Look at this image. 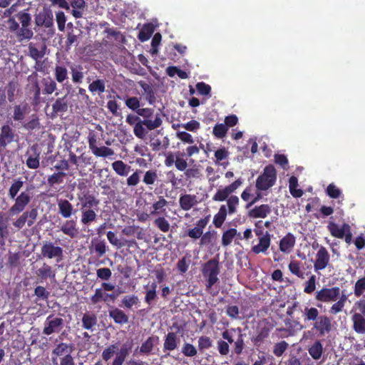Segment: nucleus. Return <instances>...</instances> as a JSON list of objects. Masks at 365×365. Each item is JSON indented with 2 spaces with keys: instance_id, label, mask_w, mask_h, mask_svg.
Returning <instances> with one entry per match:
<instances>
[{
  "instance_id": "nucleus-1",
  "label": "nucleus",
  "mask_w": 365,
  "mask_h": 365,
  "mask_svg": "<svg viewBox=\"0 0 365 365\" xmlns=\"http://www.w3.org/2000/svg\"><path fill=\"white\" fill-rule=\"evenodd\" d=\"M16 16L21 24L19 27V24L15 20L14 17H10L7 20L8 29L9 31L16 34V36L19 41L24 40H30L34 36V32L31 29V16L24 9L19 11Z\"/></svg>"
},
{
  "instance_id": "nucleus-2",
  "label": "nucleus",
  "mask_w": 365,
  "mask_h": 365,
  "mask_svg": "<svg viewBox=\"0 0 365 365\" xmlns=\"http://www.w3.org/2000/svg\"><path fill=\"white\" fill-rule=\"evenodd\" d=\"M220 272L219 259L217 258H212L204 264L202 273L206 279L207 290L210 289L219 281L218 274Z\"/></svg>"
},
{
  "instance_id": "nucleus-3",
  "label": "nucleus",
  "mask_w": 365,
  "mask_h": 365,
  "mask_svg": "<svg viewBox=\"0 0 365 365\" xmlns=\"http://www.w3.org/2000/svg\"><path fill=\"white\" fill-rule=\"evenodd\" d=\"M277 179V172L272 165H267L262 174L256 180V187L257 190L264 191L272 187Z\"/></svg>"
},
{
  "instance_id": "nucleus-4",
  "label": "nucleus",
  "mask_w": 365,
  "mask_h": 365,
  "mask_svg": "<svg viewBox=\"0 0 365 365\" xmlns=\"http://www.w3.org/2000/svg\"><path fill=\"white\" fill-rule=\"evenodd\" d=\"M162 123L161 115L157 113H155L153 120H140L136 123V125L133 126V133L138 138L143 139L147 134L144 126H145L148 130H153L161 126Z\"/></svg>"
},
{
  "instance_id": "nucleus-5",
  "label": "nucleus",
  "mask_w": 365,
  "mask_h": 365,
  "mask_svg": "<svg viewBox=\"0 0 365 365\" xmlns=\"http://www.w3.org/2000/svg\"><path fill=\"white\" fill-rule=\"evenodd\" d=\"M41 256L48 259H54L58 263L63 258V250L53 242L45 241L41 248Z\"/></svg>"
},
{
  "instance_id": "nucleus-6",
  "label": "nucleus",
  "mask_w": 365,
  "mask_h": 365,
  "mask_svg": "<svg viewBox=\"0 0 365 365\" xmlns=\"http://www.w3.org/2000/svg\"><path fill=\"white\" fill-rule=\"evenodd\" d=\"M239 334L236 340L235 341L231 332L229 330H225L222 333V337L223 339L227 341L230 344H233L232 354L240 356L243 353V350L245 348V334L242 333V329L237 328Z\"/></svg>"
},
{
  "instance_id": "nucleus-7",
  "label": "nucleus",
  "mask_w": 365,
  "mask_h": 365,
  "mask_svg": "<svg viewBox=\"0 0 365 365\" xmlns=\"http://www.w3.org/2000/svg\"><path fill=\"white\" fill-rule=\"evenodd\" d=\"M340 293L341 289L339 287H324L315 292L314 298L317 302L331 303L338 299Z\"/></svg>"
},
{
  "instance_id": "nucleus-8",
  "label": "nucleus",
  "mask_w": 365,
  "mask_h": 365,
  "mask_svg": "<svg viewBox=\"0 0 365 365\" xmlns=\"http://www.w3.org/2000/svg\"><path fill=\"white\" fill-rule=\"evenodd\" d=\"M35 24L37 26L43 27L54 31L53 14L52 11L48 8L43 9L35 16Z\"/></svg>"
},
{
  "instance_id": "nucleus-9",
  "label": "nucleus",
  "mask_w": 365,
  "mask_h": 365,
  "mask_svg": "<svg viewBox=\"0 0 365 365\" xmlns=\"http://www.w3.org/2000/svg\"><path fill=\"white\" fill-rule=\"evenodd\" d=\"M242 183L243 180L240 178L225 187H220L212 196V200L215 202L225 201L232 193L235 192Z\"/></svg>"
},
{
  "instance_id": "nucleus-10",
  "label": "nucleus",
  "mask_w": 365,
  "mask_h": 365,
  "mask_svg": "<svg viewBox=\"0 0 365 365\" xmlns=\"http://www.w3.org/2000/svg\"><path fill=\"white\" fill-rule=\"evenodd\" d=\"M31 196L26 191L21 192L14 198L15 202L10 207L9 212L11 215H17L24 210L26 207L30 203Z\"/></svg>"
},
{
  "instance_id": "nucleus-11",
  "label": "nucleus",
  "mask_w": 365,
  "mask_h": 365,
  "mask_svg": "<svg viewBox=\"0 0 365 365\" xmlns=\"http://www.w3.org/2000/svg\"><path fill=\"white\" fill-rule=\"evenodd\" d=\"M63 327V319L61 317H56L50 314L46 319L43 334L51 335L53 333H58Z\"/></svg>"
},
{
  "instance_id": "nucleus-12",
  "label": "nucleus",
  "mask_w": 365,
  "mask_h": 365,
  "mask_svg": "<svg viewBox=\"0 0 365 365\" xmlns=\"http://www.w3.org/2000/svg\"><path fill=\"white\" fill-rule=\"evenodd\" d=\"M332 329L331 320L327 315L320 317L314 322L312 330L315 331L318 336H324Z\"/></svg>"
},
{
  "instance_id": "nucleus-13",
  "label": "nucleus",
  "mask_w": 365,
  "mask_h": 365,
  "mask_svg": "<svg viewBox=\"0 0 365 365\" xmlns=\"http://www.w3.org/2000/svg\"><path fill=\"white\" fill-rule=\"evenodd\" d=\"M18 138V135L9 125H2L0 132V148H6L8 145L17 141Z\"/></svg>"
},
{
  "instance_id": "nucleus-14",
  "label": "nucleus",
  "mask_w": 365,
  "mask_h": 365,
  "mask_svg": "<svg viewBox=\"0 0 365 365\" xmlns=\"http://www.w3.org/2000/svg\"><path fill=\"white\" fill-rule=\"evenodd\" d=\"M330 255L326 247L321 246L316 254L314 269L316 272L324 269L329 264Z\"/></svg>"
},
{
  "instance_id": "nucleus-15",
  "label": "nucleus",
  "mask_w": 365,
  "mask_h": 365,
  "mask_svg": "<svg viewBox=\"0 0 365 365\" xmlns=\"http://www.w3.org/2000/svg\"><path fill=\"white\" fill-rule=\"evenodd\" d=\"M73 350L72 344L61 342L58 344L51 352V361L53 365H58V357H63L67 354H71Z\"/></svg>"
},
{
  "instance_id": "nucleus-16",
  "label": "nucleus",
  "mask_w": 365,
  "mask_h": 365,
  "mask_svg": "<svg viewBox=\"0 0 365 365\" xmlns=\"http://www.w3.org/2000/svg\"><path fill=\"white\" fill-rule=\"evenodd\" d=\"M272 327L268 323L264 322L260 324L257 333L251 338V341L255 346L259 347L269 336Z\"/></svg>"
},
{
  "instance_id": "nucleus-17",
  "label": "nucleus",
  "mask_w": 365,
  "mask_h": 365,
  "mask_svg": "<svg viewBox=\"0 0 365 365\" xmlns=\"http://www.w3.org/2000/svg\"><path fill=\"white\" fill-rule=\"evenodd\" d=\"M208 222L209 216L201 218L196 222L195 227L185 231L184 236L189 237L192 240H197L200 238Z\"/></svg>"
},
{
  "instance_id": "nucleus-18",
  "label": "nucleus",
  "mask_w": 365,
  "mask_h": 365,
  "mask_svg": "<svg viewBox=\"0 0 365 365\" xmlns=\"http://www.w3.org/2000/svg\"><path fill=\"white\" fill-rule=\"evenodd\" d=\"M60 231L73 239L78 236L79 229L76 220H67L60 227Z\"/></svg>"
},
{
  "instance_id": "nucleus-19",
  "label": "nucleus",
  "mask_w": 365,
  "mask_h": 365,
  "mask_svg": "<svg viewBox=\"0 0 365 365\" xmlns=\"http://www.w3.org/2000/svg\"><path fill=\"white\" fill-rule=\"evenodd\" d=\"M117 295L115 294H108L103 291L102 289H96L93 295L91 297V303L93 305L97 304L101 302H114Z\"/></svg>"
},
{
  "instance_id": "nucleus-20",
  "label": "nucleus",
  "mask_w": 365,
  "mask_h": 365,
  "mask_svg": "<svg viewBox=\"0 0 365 365\" xmlns=\"http://www.w3.org/2000/svg\"><path fill=\"white\" fill-rule=\"evenodd\" d=\"M327 229L333 237L343 239L346 231L350 230V226L347 223H344L341 227H339L335 222H329L327 225Z\"/></svg>"
},
{
  "instance_id": "nucleus-21",
  "label": "nucleus",
  "mask_w": 365,
  "mask_h": 365,
  "mask_svg": "<svg viewBox=\"0 0 365 365\" xmlns=\"http://www.w3.org/2000/svg\"><path fill=\"white\" fill-rule=\"evenodd\" d=\"M29 152H31V154H30L26 159V166L30 169H36L39 167L40 164V152L38 150L37 145H32L27 153Z\"/></svg>"
},
{
  "instance_id": "nucleus-22",
  "label": "nucleus",
  "mask_w": 365,
  "mask_h": 365,
  "mask_svg": "<svg viewBox=\"0 0 365 365\" xmlns=\"http://www.w3.org/2000/svg\"><path fill=\"white\" fill-rule=\"evenodd\" d=\"M270 235L268 233V232H266L264 235L259 237V243L252 247V251L255 254L266 252L270 246Z\"/></svg>"
},
{
  "instance_id": "nucleus-23",
  "label": "nucleus",
  "mask_w": 365,
  "mask_h": 365,
  "mask_svg": "<svg viewBox=\"0 0 365 365\" xmlns=\"http://www.w3.org/2000/svg\"><path fill=\"white\" fill-rule=\"evenodd\" d=\"M352 329L359 334H365V316L354 313L351 317Z\"/></svg>"
},
{
  "instance_id": "nucleus-24",
  "label": "nucleus",
  "mask_w": 365,
  "mask_h": 365,
  "mask_svg": "<svg viewBox=\"0 0 365 365\" xmlns=\"http://www.w3.org/2000/svg\"><path fill=\"white\" fill-rule=\"evenodd\" d=\"M271 211V207L269 205L262 204L250 210L249 211V216L252 218H265L270 214Z\"/></svg>"
},
{
  "instance_id": "nucleus-25",
  "label": "nucleus",
  "mask_w": 365,
  "mask_h": 365,
  "mask_svg": "<svg viewBox=\"0 0 365 365\" xmlns=\"http://www.w3.org/2000/svg\"><path fill=\"white\" fill-rule=\"evenodd\" d=\"M179 339L177 336L176 333L175 332H168L165 337L164 343H163V351H171L177 349Z\"/></svg>"
},
{
  "instance_id": "nucleus-26",
  "label": "nucleus",
  "mask_w": 365,
  "mask_h": 365,
  "mask_svg": "<svg viewBox=\"0 0 365 365\" xmlns=\"http://www.w3.org/2000/svg\"><path fill=\"white\" fill-rule=\"evenodd\" d=\"M295 245V237L292 233L284 236L279 242V250L284 253H289Z\"/></svg>"
},
{
  "instance_id": "nucleus-27",
  "label": "nucleus",
  "mask_w": 365,
  "mask_h": 365,
  "mask_svg": "<svg viewBox=\"0 0 365 365\" xmlns=\"http://www.w3.org/2000/svg\"><path fill=\"white\" fill-rule=\"evenodd\" d=\"M179 203L183 210L187 211L197 205V200L194 195L184 194L180 195Z\"/></svg>"
},
{
  "instance_id": "nucleus-28",
  "label": "nucleus",
  "mask_w": 365,
  "mask_h": 365,
  "mask_svg": "<svg viewBox=\"0 0 365 365\" xmlns=\"http://www.w3.org/2000/svg\"><path fill=\"white\" fill-rule=\"evenodd\" d=\"M58 213L64 218H69L73 214V207L72 204L66 199L58 200Z\"/></svg>"
},
{
  "instance_id": "nucleus-29",
  "label": "nucleus",
  "mask_w": 365,
  "mask_h": 365,
  "mask_svg": "<svg viewBox=\"0 0 365 365\" xmlns=\"http://www.w3.org/2000/svg\"><path fill=\"white\" fill-rule=\"evenodd\" d=\"M109 317L118 324H127L129 320L128 316L123 310L116 307L109 311Z\"/></svg>"
},
{
  "instance_id": "nucleus-30",
  "label": "nucleus",
  "mask_w": 365,
  "mask_h": 365,
  "mask_svg": "<svg viewBox=\"0 0 365 365\" xmlns=\"http://www.w3.org/2000/svg\"><path fill=\"white\" fill-rule=\"evenodd\" d=\"M168 205V202L163 196H159L158 200L155 202L151 206L150 215H158L165 212V207Z\"/></svg>"
},
{
  "instance_id": "nucleus-31",
  "label": "nucleus",
  "mask_w": 365,
  "mask_h": 365,
  "mask_svg": "<svg viewBox=\"0 0 365 365\" xmlns=\"http://www.w3.org/2000/svg\"><path fill=\"white\" fill-rule=\"evenodd\" d=\"M68 110V101L66 96L58 98L52 104L53 115H58L65 113Z\"/></svg>"
},
{
  "instance_id": "nucleus-32",
  "label": "nucleus",
  "mask_w": 365,
  "mask_h": 365,
  "mask_svg": "<svg viewBox=\"0 0 365 365\" xmlns=\"http://www.w3.org/2000/svg\"><path fill=\"white\" fill-rule=\"evenodd\" d=\"M302 317L305 322H314L320 317L319 311L314 307H305L302 312Z\"/></svg>"
},
{
  "instance_id": "nucleus-33",
  "label": "nucleus",
  "mask_w": 365,
  "mask_h": 365,
  "mask_svg": "<svg viewBox=\"0 0 365 365\" xmlns=\"http://www.w3.org/2000/svg\"><path fill=\"white\" fill-rule=\"evenodd\" d=\"M36 275L42 280H45L48 278H54L55 272L52 269V267L46 264L43 263V265L38 269L36 271Z\"/></svg>"
},
{
  "instance_id": "nucleus-34",
  "label": "nucleus",
  "mask_w": 365,
  "mask_h": 365,
  "mask_svg": "<svg viewBox=\"0 0 365 365\" xmlns=\"http://www.w3.org/2000/svg\"><path fill=\"white\" fill-rule=\"evenodd\" d=\"M97 324V316L91 312H86L82 317L83 327L88 330H92Z\"/></svg>"
},
{
  "instance_id": "nucleus-35",
  "label": "nucleus",
  "mask_w": 365,
  "mask_h": 365,
  "mask_svg": "<svg viewBox=\"0 0 365 365\" xmlns=\"http://www.w3.org/2000/svg\"><path fill=\"white\" fill-rule=\"evenodd\" d=\"M81 222L83 225H89L91 222L96 221L97 215L94 209H81Z\"/></svg>"
},
{
  "instance_id": "nucleus-36",
  "label": "nucleus",
  "mask_w": 365,
  "mask_h": 365,
  "mask_svg": "<svg viewBox=\"0 0 365 365\" xmlns=\"http://www.w3.org/2000/svg\"><path fill=\"white\" fill-rule=\"evenodd\" d=\"M91 249L96 254L98 257H101L107 252L106 243L104 240H93Z\"/></svg>"
},
{
  "instance_id": "nucleus-37",
  "label": "nucleus",
  "mask_w": 365,
  "mask_h": 365,
  "mask_svg": "<svg viewBox=\"0 0 365 365\" xmlns=\"http://www.w3.org/2000/svg\"><path fill=\"white\" fill-rule=\"evenodd\" d=\"M41 83L43 85V94H52L57 89L56 81L50 77L43 78Z\"/></svg>"
},
{
  "instance_id": "nucleus-38",
  "label": "nucleus",
  "mask_w": 365,
  "mask_h": 365,
  "mask_svg": "<svg viewBox=\"0 0 365 365\" xmlns=\"http://www.w3.org/2000/svg\"><path fill=\"white\" fill-rule=\"evenodd\" d=\"M227 214L226 205H222L218 212L213 217L214 225L217 228L221 227L226 220Z\"/></svg>"
},
{
  "instance_id": "nucleus-39",
  "label": "nucleus",
  "mask_w": 365,
  "mask_h": 365,
  "mask_svg": "<svg viewBox=\"0 0 365 365\" xmlns=\"http://www.w3.org/2000/svg\"><path fill=\"white\" fill-rule=\"evenodd\" d=\"M113 170L120 176H127L130 172V166L122 160H116L112 163Z\"/></svg>"
},
{
  "instance_id": "nucleus-40",
  "label": "nucleus",
  "mask_w": 365,
  "mask_h": 365,
  "mask_svg": "<svg viewBox=\"0 0 365 365\" xmlns=\"http://www.w3.org/2000/svg\"><path fill=\"white\" fill-rule=\"evenodd\" d=\"M225 200L227 201L226 207L228 215L236 213L240 203L239 197L237 195H231Z\"/></svg>"
},
{
  "instance_id": "nucleus-41",
  "label": "nucleus",
  "mask_w": 365,
  "mask_h": 365,
  "mask_svg": "<svg viewBox=\"0 0 365 365\" xmlns=\"http://www.w3.org/2000/svg\"><path fill=\"white\" fill-rule=\"evenodd\" d=\"M346 300L347 296L345 294H340V296L339 297L338 299L331 307L329 310L330 313L332 314H336L342 312Z\"/></svg>"
},
{
  "instance_id": "nucleus-42",
  "label": "nucleus",
  "mask_w": 365,
  "mask_h": 365,
  "mask_svg": "<svg viewBox=\"0 0 365 365\" xmlns=\"http://www.w3.org/2000/svg\"><path fill=\"white\" fill-rule=\"evenodd\" d=\"M77 31L78 34H76L73 29L68 31L66 41V47L67 50L70 49L72 46H78V37L81 34V31L78 30Z\"/></svg>"
},
{
  "instance_id": "nucleus-43",
  "label": "nucleus",
  "mask_w": 365,
  "mask_h": 365,
  "mask_svg": "<svg viewBox=\"0 0 365 365\" xmlns=\"http://www.w3.org/2000/svg\"><path fill=\"white\" fill-rule=\"evenodd\" d=\"M158 180V171L156 170L151 169L145 173L143 178V182L150 188H153L151 185H153Z\"/></svg>"
},
{
  "instance_id": "nucleus-44",
  "label": "nucleus",
  "mask_w": 365,
  "mask_h": 365,
  "mask_svg": "<svg viewBox=\"0 0 365 365\" xmlns=\"http://www.w3.org/2000/svg\"><path fill=\"white\" fill-rule=\"evenodd\" d=\"M289 270L292 274L300 279L305 278V273L302 269V263L297 260H292L288 265Z\"/></svg>"
},
{
  "instance_id": "nucleus-45",
  "label": "nucleus",
  "mask_w": 365,
  "mask_h": 365,
  "mask_svg": "<svg viewBox=\"0 0 365 365\" xmlns=\"http://www.w3.org/2000/svg\"><path fill=\"white\" fill-rule=\"evenodd\" d=\"M212 344L213 341L210 336L205 335L200 336L197 340V349L200 354H203L205 350L212 346Z\"/></svg>"
},
{
  "instance_id": "nucleus-46",
  "label": "nucleus",
  "mask_w": 365,
  "mask_h": 365,
  "mask_svg": "<svg viewBox=\"0 0 365 365\" xmlns=\"http://www.w3.org/2000/svg\"><path fill=\"white\" fill-rule=\"evenodd\" d=\"M29 106L27 104L24 106L16 105L14 107L13 119L15 121H21L24 119L26 113L28 112Z\"/></svg>"
},
{
  "instance_id": "nucleus-47",
  "label": "nucleus",
  "mask_w": 365,
  "mask_h": 365,
  "mask_svg": "<svg viewBox=\"0 0 365 365\" xmlns=\"http://www.w3.org/2000/svg\"><path fill=\"white\" fill-rule=\"evenodd\" d=\"M24 182L21 178L14 179L9 189L8 195L9 198L14 200L16 197L18 192L22 188Z\"/></svg>"
},
{
  "instance_id": "nucleus-48",
  "label": "nucleus",
  "mask_w": 365,
  "mask_h": 365,
  "mask_svg": "<svg viewBox=\"0 0 365 365\" xmlns=\"http://www.w3.org/2000/svg\"><path fill=\"white\" fill-rule=\"evenodd\" d=\"M71 73L72 76V81L74 83L79 84L83 82L84 73L83 72L82 66L78 65L76 66H72L71 68Z\"/></svg>"
},
{
  "instance_id": "nucleus-49",
  "label": "nucleus",
  "mask_w": 365,
  "mask_h": 365,
  "mask_svg": "<svg viewBox=\"0 0 365 365\" xmlns=\"http://www.w3.org/2000/svg\"><path fill=\"white\" fill-rule=\"evenodd\" d=\"M54 76L58 83H63L68 78L67 68L64 66L57 65L54 69Z\"/></svg>"
},
{
  "instance_id": "nucleus-50",
  "label": "nucleus",
  "mask_w": 365,
  "mask_h": 365,
  "mask_svg": "<svg viewBox=\"0 0 365 365\" xmlns=\"http://www.w3.org/2000/svg\"><path fill=\"white\" fill-rule=\"evenodd\" d=\"M78 187L81 190V193L78 195V199L81 203L87 200H91L92 198H96L93 194L90 193L88 190L86 189V186L84 182L79 183Z\"/></svg>"
},
{
  "instance_id": "nucleus-51",
  "label": "nucleus",
  "mask_w": 365,
  "mask_h": 365,
  "mask_svg": "<svg viewBox=\"0 0 365 365\" xmlns=\"http://www.w3.org/2000/svg\"><path fill=\"white\" fill-rule=\"evenodd\" d=\"M237 234V230L235 228H230L225 231L222 236V245L224 247L230 245Z\"/></svg>"
},
{
  "instance_id": "nucleus-52",
  "label": "nucleus",
  "mask_w": 365,
  "mask_h": 365,
  "mask_svg": "<svg viewBox=\"0 0 365 365\" xmlns=\"http://www.w3.org/2000/svg\"><path fill=\"white\" fill-rule=\"evenodd\" d=\"M158 336H149L145 342H143L140 347V352L141 354H149L155 344V340H158Z\"/></svg>"
},
{
  "instance_id": "nucleus-53",
  "label": "nucleus",
  "mask_w": 365,
  "mask_h": 365,
  "mask_svg": "<svg viewBox=\"0 0 365 365\" xmlns=\"http://www.w3.org/2000/svg\"><path fill=\"white\" fill-rule=\"evenodd\" d=\"M66 176V173L64 172L58 171L57 173H54L48 177V185L50 187H53L56 184H61L63 182V179Z\"/></svg>"
},
{
  "instance_id": "nucleus-54",
  "label": "nucleus",
  "mask_w": 365,
  "mask_h": 365,
  "mask_svg": "<svg viewBox=\"0 0 365 365\" xmlns=\"http://www.w3.org/2000/svg\"><path fill=\"white\" fill-rule=\"evenodd\" d=\"M105 81L102 79L95 80L88 86V90L93 93L96 92L98 94L103 93L105 92Z\"/></svg>"
},
{
  "instance_id": "nucleus-55",
  "label": "nucleus",
  "mask_w": 365,
  "mask_h": 365,
  "mask_svg": "<svg viewBox=\"0 0 365 365\" xmlns=\"http://www.w3.org/2000/svg\"><path fill=\"white\" fill-rule=\"evenodd\" d=\"M309 354L314 359H319L322 356L323 347L319 341H316L309 349Z\"/></svg>"
},
{
  "instance_id": "nucleus-56",
  "label": "nucleus",
  "mask_w": 365,
  "mask_h": 365,
  "mask_svg": "<svg viewBox=\"0 0 365 365\" xmlns=\"http://www.w3.org/2000/svg\"><path fill=\"white\" fill-rule=\"evenodd\" d=\"M94 155L96 157H102L106 158L112 156L115 154L113 149L106 147V146H101L94 148V150L91 151Z\"/></svg>"
},
{
  "instance_id": "nucleus-57",
  "label": "nucleus",
  "mask_w": 365,
  "mask_h": 365,
  "mask_svg": "<svg viewBox=\"0 0 365 365\" xmlns=\"http://www.w3.org/2000/svg\"><path fill=\"white\" fill-rule=\"evenodd\" d=\"M153 225L163 232H168L170 230V225L164 217H158L153 221Z\"/></svg>"
},
{
  "instance_id": "nucleus-58",
  "label": "nucleus",
  "mask_w": 365,
  "mask_h": 365,
  "mask_svg": "<svg viewBox=\"0 0 365 365\" xmlns=\"http://www.w3.org/2000/svg\"><path fill=\"white\" fill-rule=\"evenodd\" d=\"M46 46L44 45L40 51L31 43L29 46V56L35 61L42 58L45 55Z\"/></svg>"
},
{
  "instance_id": "nucleus-59",
  "label": "nucleus",
  "mask_w": 365,
  "mask_h": 365,
  "mask_svg": "<svg viewBox=\"0 0 365 365\" xmlns=\"http://www.w3.org/2000/svg\"><path fill=\"white\" fill-rule=\"evenodd\" d=\"M217 237V232L215 230L207 231L205 233H202L200 237V245H208L212 243Z\"/></svg>"
},
{
  "instance_id": "nucleus-60",
  "label": "nucleus",
  "mask_w": 365,
  "mask_h": 365,
  "mask_svg": "<svg viewBox=\"0 0 365 365\" xmlns=\"http://www.w3.org/2000/svg\"><path fill=\"white\" fill-rule=\"evenodd\" d=\"M198 349L192 344L185 342L182 346L181 351L185 356L193 357L197 354Z\"/></svg>"
},
{
  "instance_id": "nucleus-61",
  "label": "nucleus",
  "mask_w": 365,
  "mask_h": 365,
  "mask_svg": "<svg viewBox=\"0 0 365 365\" xmlns=\"http://www.w3.org/2000/svg\"><path fill=\"white\" fill-rule=\"evenodd\" d=\"M157 284L155 282H153L150 285V289L147 290L145 296V302L148 305H150L152 302L157 298L156 293Z\"/></svg>"
},
{
  "instance_id": "nucleus-62",
  "label": "nucleus",
  "mask_w": 365,
  "mask_h": 365,
  "mask_svg": "<svg viewBox=\"0 0 365 365\" xmlns=\"http://www.w3.org/2000/svg\"><path fill=\"white\" fill-rule=\"evenodd\" d=\"M23 127L27 130H33L40 128L39 118L36 114H33L31 119L23 125Z\"/></svg>"
},
{
  "instance_id": "nucleus-63",
  "label": "nucleus",
  "mask_w": 365,
  "mask_h": 365,
  "mask_svg": "<svg viewBox=\"0 0 365 365\" xmlns=\"http://www.w3.org/2000/svg\"><path fill=\"white\" fill-rule=\"evenodd\" d=\"M153 27L151 24H146L143 26V29L139 32L138 38L141 41L148 40L153 33Z\"/></svg>"
},
{
  "instance_id": "nucleus-64",
  "label": "nucleus",
  "mask_w": 365,
  "mask_h": 365,
  "mask_svg": "<svg viewBox=\"0 0 365 365\" xmlns=\"http://www.w3.org/2000/svg\"><path fill=\"white\" fill-rule=\"evenodd\" d=\"M365 292V276L359 278L355 283L354 293L356 297H361Z\"/></svg>"
}]
</instances>
